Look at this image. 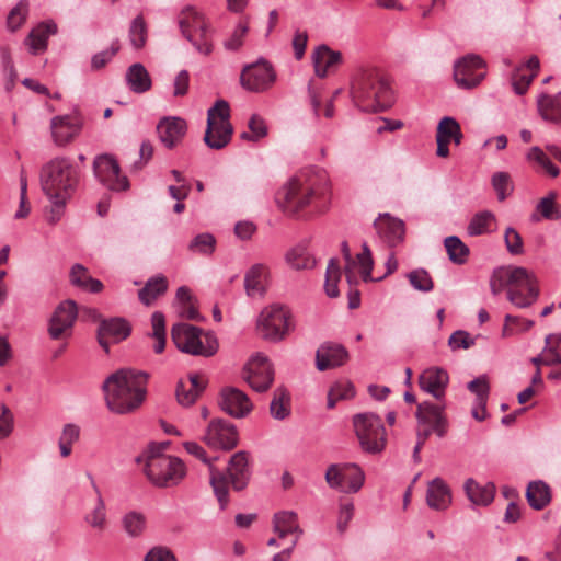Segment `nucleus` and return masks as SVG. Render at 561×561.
<instances>
[{
    "instance_id": "1",
    "label": "nucleus",
    "mask_w": 561,
    "mask_h": 561,
    "mask_svg": "<svg viewBox=\"0 0 561 561\" xmlns=\"http://www.w3.org/2000/svg\"><path fill=\"white\" fill-rule=\"evenodd\" d=\"M331 197V182L325 170L311 167L300 170L275 193L278 209L288 217L300 218L307 211H323Z\"/></svg>"
},
{
    "instance_id": "2",
    "label": "nucleus",
    "mask_w": 561,
    "mask_h": 561,
    "mask_svg": "<svg viewBox=\"0 0 561 561\" xmlns=\"http://www.w3.org/2000/svg\"><path fill=\"white\" fill-rule=\"evenodd\" d=\"M148 375L133 369H119L108 376L103 390L110 411L127 414L138 409L146 398Z\"/></svg>"
},
{
    "instance_id": "3",
    "label": "nucleus",
    "mask_w": 561,
    "mask_h": 561,
    "mask_svg": "<svg viewBox=\"0 0 561 561\" xmlns=\"http://www.w3.org/2000/svg\"><path fill=\"white\" fill-rule=\"evenodd\" d=\"M167 447L168 444H150L136 459L147 479L158 488L178 485L186 476L184 462L167 455Z\"/></svg>"
},
{
    "instance_id": "4",
    "label": "nucleus",
    "mask_w": 561,
    "mask_h": 561,
    "mask_svg": "<svg viewBox=\"0 0 561 561\" xmlns=\"http://www.w3.org/2000/svg\"><path fill=\"white\" fill-rule=\"evenodd\" d=\"M183 447L190 455L209 465L213 491L218 500L220 510H226L229 503L228 483H230L236 491H241L245 486V453L238 451L231 457L227 468V476H225L221 471L213 467L205 449L199 444L185 442Z\"/></svg>"
},
{
    "instance_id": "5",
    "label": "nucleus",
    "mask_w": 561,
    "mask_h": 561,
    "mask_svg": "<svg viewBox=\"0 0 561 561\" xmlns=\"http://www.w3.org/2000/svg\"><path fill=\"white\" fill-rule=\"evenodd\" d=\"M490 287L494 295L507 288L508 300L518 308L531 306L538 297L536 280L524 267L508 266L495 270L490 279Z\"/></svg>"
},
{
    "instance_id": "6",
    "label": "nucleus",
    "mask_w": 561,
    "mask_h": 561,
    "mask_svg": "<svg viewBox=\"0 0 561 561\" xmlns=\"http://www.w3.org/2000/svg\"><path fill=\"white\" fill-rule=\"evenodd\" d=\"M352 100L365 112H381L393 103L392 89L388 81L373 70L359 72L351 85Z\"/></svg>"
},
{
    "instance_id": "7",
    "label": "nucleus",
    "mask_w": 561,
    "mask_h": 561,
    "mask_svg": "<svg viewBox=\"0 0 561 561\" xmlns=\"http://www.w3.org/2000/svg\"><path fill=\"white\" fill-rule=\"evenodd\" d=\"M80 181V170L69 158H55L45 163L39 184L47 198H71Z\"/></svg>"
},
{
    "instance_id": "8",
    "label": "nucleus",
    "mask_w": 561,
    "mask_h": 561,
    "mask_svg": "<svg viewBox=\"0 0 561 561\" xmlns=\"http://www.w3.org/2000/svg\"><path fill=\"white\" fill-rule=\"evenodd\" d=\"M296 330V319L291 309L280 302L264 306L255 317L256 335L268 343H280Z\"/></svg>"
},
{
    "instance_id": "9",
    "label": "nucleus",
    "mask_w": 561,
    "mask_h": 561,
    "mask_svg": "<svg viewBox=\"0 0 561 561\" xmlns=\"http://www.w3.org/2000/svg\"><path fill=\"white\" fill-rule=\"evenodd\" d=\"M171 337L181 352L190 355L208 357L218 350L217 339L213 334L204 333L192 324H174L171 329Z\"/></svg>"
},
{
    "instance_id": "10",
    "label": "nucleus",
    "mask_w": 561,
    "mask_h": 561,
    "mask_svg": "<svg viewBox=\"0 0 561 561\" xmlns=\"http://www.w3.org/2000/svg\"><path fill=\"white\" fill-rule=\"evenodd\" d=\"M179 25L183 36L205 56L213 51L211 28L204 14L193 7H187L180 13Z\"/></svg>"
},
{
    "instance_id": "11",
    "label": "nucleus",
    "mask_w": 561,
    "mask_h": 561,
    "mask_svg": "<svg viewBox=\"0 0 561 561\" xmlns=\"http://www.w3.org/2000/svg\"><path fill=\"white\" fill-rule=\"evenodd\" d=\"M232 133L229 104L225 100H218L207 112L204 141L209 148L219 150L229 144Z\"/></svg>"
},
{
    "instance_id": "12",
    "label": "nucleus",
    "mask_w": 561,
    "mask_h": 561,
    "mask_svg": "<svg viewBox=\"0 0 561 561\" xmlns=\"http://www.w3.org/2000/svg\"><path fill=\"white\" fill-rule=\"evenodd\" d=\"M353 425L362 448L366 453L381 451L386 446V430L380 416L360 413L353 417Z\"/></svg>"
},
{
    "instance_id": "13",
    "label": "nucleus",
    "mask_w": 561,
    "mask_h": 561,
    "mask_svg": "<svg viewBox=\"0 0 561 561\" xmlns=\"http://www.w3.org/2000/svg\"><path fill=\"white\" fill-rule=\"evenodd\" d=\"M330 488L344 493H356L364 485L365 473L356 463H334L325 472Z\"/></svg>"
},
{
    "instance_id": "14",
    "label": "nucleus",
    "mask_w": 561,
    "mask_h": 561,
    "mask_svg": "<svg viewBox=\"0 0 561 561\" xmlns=\"http://www.w3.org/2000/svg\"><path fill=\"white\" fill-rule=\"evenodd\" d=\"M93 173L100 183L112 191L119 192L129 187L127 178L121 175L118 162L108 153L100 154L94 159Z\"/></svg>"
},
{
    "instance_id": "15",
    "label": "nucleus",
    "mask_w": 561,
    "mask_h": 561,
    "mask_svg": "<svg viewBox=\"0 0 561 561\" xmlns=\"http://www.w3.org/2000/svg\"><path fill=\"white\" fill-rule=\"evenodd\" d=\"M485 75V62L478 55H467L454 65V79L462 89L477 87Z\"/></svg>"
},
{
    "instance_id": "16",
    "label": "nucleus",
    "mask_w": 561,
    "mask_h": 561,
    "mask_svg": "<svg viewBox=\"0 0 561 561\" xmlns=\"http://www.w3.org/2000/svg\"><path fill=\"white\" fill-rule=\"evenodd\" d=\"M78 317V308L73 300L60 302L48 322V334L53 340L68 339Z\"/></svg>"
},
{
    "instance_id": "17",
    "label": "nucleus",
    "mask_w": 561,
    "mask_h": 561,
    "mask_svg": "<svg viewBox=\"0 0 561 561\" xmlns=\"http://www.w3.org/2000/svg\"><path fill=\"white\" fill-rule=\"evenodd\" d=\"M203 442L210 448L230 450L238 443V432L231 423L213 419L205 430Z\"/></svg>"
},
{
    "instance_id": "18",
    "label": "nucleus",
    "mask_w": 561,
    "mask_h": 561,
    "mask_svg": "<svg viewBox=\"0 0 561 561\" xmlns=\"http://www.w3.org/2000/svg\"><path fill=\"white\" fill-rule=\"evenodd\" d=\"M446 409L445 400L433 403L424 401L417 405L415 416L420 425H425V430H431L438 437H443L447 432V420L444 414Z\"/></svg>"
},
{
    "instance_id": "19",
    "label": "nucleus",
    "mask_w": 561,
    "mask_h": 561,
    "mask_svg": "<svg viewBox=\"0 0 561 561\" xmlns=\"http://www.w3.org/2000/svg\"><path fill=\"white\" fill-rule=\"evenodd\" d=\"M83 127V118L78 113L58 115L51 118L50 129L54 142L66 146L72 142Z\"/></svg>"
},
{
    "instance_id": "20",
    "label": "nucleus",
    "mask_w": 561,
    "mask_h": 561,
    "mask_svg": "<svg viewBox=\"0 0 561 561\" xmlns=\"http://www.w3.org/2000/svg\"><path fill=\"white\" fill-rule=\"evenodd\" d=\"M274 379V371L268 358L257 353L248 360V385L257 392L266 391Z\"/></svg>"
},
{
    "instance_id": "21",
    "label": "nucleus",
    "mask_w": 561,
    "mask_h": 561,
    "mask_svg": "<svg viewBox=\"0 0 561 561\" xmlns=\"http://www.w3.org/2000/svg\"><path fill=\"white\" fill-rule=\"evenodd\" d=\"M448 383L449 375L440 367H428L419 376L421 390L433 396L437 401L444 400Z\"/></svg>"
},
{
    "instance_id": "22",
    "label": "nucleus",
    "mask_w": 561,
    "mask_h": 561,
    "mask_svg": "<svg viewBox=\"0 0 561 561\" xmlns=\"http://www.w3.org/2000/svg\"><path fill=\"white\" fill-rule=\"evenodd\" d=\"M276 81L273 66L265 59L248 65V91L263 92Z\"/></svg>"
},
{
    "instance_id": "23",
    "label": "nucleus",
    "mask_w": 561,
    "mask_h": 561,
    "mask_svg": "<svg viewBox=\"0 0 561 561\" xmlns=\"http://www.w3.org/2000/svg\"><path fill=\"white\" fill-rule=\"evenodd\" d=\"M462 139V131L459 123L450 116H445L440 119L436 131L437 156L446 158L449 156L448 145L454 142L456 146L460 145Z\"/></svg>"
},
{
    "instance_id": "24",
    "label": "nucleus",
    "mask_w": 561,
    "mask_h": 561,
    "mask_svg": "<svg viewBox=\"0 0 561 561\" xmlns=\"http://www.w3.org/2000/svg\"><path fill=\"white\" fill-rule=\"evenodd\" d=\"M207 380L199 374H190L187 379H180L176 383L175 397L180 405H193L205 390Z\"/></svg>"
},
{
    "instance_id": "25",
    "label": "nucleus",
    "mask_w": 561,
    "mask_h": 561,
    "mask_svg": "<svg viewBox=\"0 0 561 561\" xmlns=\"http://www.w3.org/2000/svg\"><path fill=\"white\" fill-rule=\"evenodd\" d=\"M347 359L348 352L337 343L325 342L316 353V365L320 371L342 366Z\"/></svg>"
},
{
    "instance_id": "26",
    "label": "nucleus",
    "mask_w": 561,
    "mask_h": 561,
    "mask_svg": "<svg viewBox=\"0 0 561 561\" xmlns=\"http://www.w3.org/2000/svg\"><path fill=\"white\" fill-rule=\"evenodd\" d=\"M187 130V124L185 119L181 117H164L158 126L157 133L161 142L169 149L178 146L184 138Z\"/></svg>"
},
{
    "instance_id": "27",
    "label": "nucleus",
    "mask_w": 561,
    "mask_h": 561,
    "mask_svg": "<svg viewBox=\"0 0 561 561\" xmlns=\"http://www.w3.org/2000/svg\"><path fill=\"white\" fill-rule=\"evenodd\" d=\"M379 237L389 245L396 247L403 241L404 224L389 214L380 215L374 222Z\"/></svg>"
},
{
    "instance_id": "28",
    "label": "nucleus",
    "mask_w": 561,
    "mask_h": 561,
    "mask_svg": "<svg viewBox=\"0 0 561 561\" xmlns=\"http://www.w3.org/2000/svg\"><path fill=\"white\" fill-rule=\"evenodd\" d=\"M130 333V328L128 323L121 318H114L110 320H103L100 323L98 330V340L100 345L108 351L110 341L112 339L113 342H118L126 339Z\"/></svg>"
},
{
    "instance_id": "29",
    "label": "nucleus",
    "mask_w": 561,
    "mask_h": 561,
    "mask_svg": "<svg viewBox=\"0 0 561 561\" xmlns=\"http://www.w3.org/2000/svg\"><path fill=\"white\" fill-rule=\"evenodd\" d=\"M539 66L538 57L531 56L526 64L515 68L511 77V82L516 94L523 95L528 90L531 81L537 76Z\"/></svg>"
},
{
    "instance_id": "30",
    "label": "nucleus",
    "mask_w": 561,
    "mask_h": 561,
    "mask_svg": "<svg viewBox=\"0 0 561 561\" xmlns=\"http://www.w3.org/2000/svg\"><path fill=\"white\" fill-rule=\"evenodd\" d=\"M271 270L264 263H255L248 270V296H264L271 285Z\"/></svg>"
},
{
    "instance_id": "31",
    "label": "nucleus",
    "mask_w": 561,
    "mask_h": 561,
    "mask_svg": "<svg viewBox=\"0 0 561 561\" xmlns=\"http://www.w3.org/2000/svg\"><path fill=\"white\" fill-rule=\"evenodd\" d=\"M314 72L318 77L324 78L332 69L342 61L340 51L331 50L328 46H319L312 54Z\"/></svg>"
},
{
    "instance_id": "32",
    "label": "nucleus",
    "mask_w": 561,
    "mask_h": 561,
    "mask_svg": "<svg viewBox=\"0 0 561 561\" xmlns=\"http://www.w3.org/2000/svg\"><path fill=\"white\" fill-rule=\"evenodd\" d=\"M426 503L431 508L436 511H444L450 505V490L440 478H435L428 483Z\"/></svg>"
},
{
    "instance_id": "33",
    "label": "nucleus",
    "mask_w": 561,
    "mask_h": 561,
    "mask_svg": "<svg viewBox=\"0 0 561 561\" xmlns=\"http://www.w3.org/2000/svg\"><path fill=\"white\" fill-rule=\"evenodd\" d=\"M92 485L96 494V501L94 506L84 515L83 519L90 528L98 533H103L108 526L106 505L99 486L94 482Z\"/></svg>"
},
{
    "instance_id": "34",
    "label": "nucleus",
    "mask_w": 561,
    "mask_h": 561,
    "mask_svg": "<svg viewBox=\"0 0 561 561\" xmlns=\"http://www.w3.org/2000/svg\"><path fill=\"white\" fill-rule=\"evenodd\" d=\"M540 117L551 124H561V91L557 94H541L537 99Z\"/></svg>"
},
{
    "instance_id": "35",
    "label": "nucleus",
    "mask_w": 561,
    "mask_h": 561,
    "mask_svg": "<svg viewBox=\"0 0 561 561\" xmlns=\"http://www.w3.org/2000/svg\"><path fill=\"white\" fill-rule=\"evenodd\" d=\"M274 530L278 539H284L287 535L293 538L297 537V541L302 535V529L298 525V517L294 511H283L274 515Z\"/></svg>"
},
{
    "instance_id": "36",
    "label": "nucleus",
    "mask_w": 561,
    "mask_h": 561,
    "mask_svg": "<svg viewBox=\"0 0 561 561\" xmlns=\"http://www.w3.org/2000/svg\"><path fill=\"white\" fill-rule=\"evenodd\" d=\"M222 411L233 417H243L245 414V394L236 388H225L220 393Z\"/></svg>"
},
{
    "instance_id": "37",
    "label": "nucleus",
    "mask_w": 561,
    "mask_h": 561,
    "mask_svg": "<svg viewBox=\"0 0 561 561\" xmlns=\"http://www.w3.org/2000/svg\"><path fill=\"white\" fill-rule=\"evenodd\" d=\"M465 490L469 500L476 505L486 506L494 499L495 488L492 483L479 484L473 479H468Z\"/></svg>"
},
{
    "instance_id": "38",
    "label": "nucleus",
    "mask_w": 561,
    "mask_h": 561,
    "mask_svg": "<svg viewBox=\"0 0 561 561\" xmlns=\"http://www.w3.org/2000/svg\"><path fill=\"white\" fill-rule=\"evenodd\" d=\"M71 283L90 293H100L103 289V284L93 278L87 267L81 264H75L70 271Z\"/></svg>"
},
{
    "instance_id": "39",
    "label": "nucleus",
    "mask_w": 561,
    "mask_h": 561,
    "mask_svg": "<svg viewBox=\"0 0 561 561\" xmlns=\"http://www.w3.org/2000/svg\"><path fill=\"white\" fill-rule=\"evenodd\" d=\"M167 289L168 279L164 276H156L150 278L138 291V298L144 305L150 306L156 299L164 295Z\"/></svg>"
},
{
    "instance_id": "40",
    "label": "nucleus",
    "mask_w": 561,
    "mask_h": 561,
    "mask_svg": "<svg viewBox=\"0 0 561 561\" xmlns=\"http://www.w3.org/2000/svg\"><path fill=\"white\" fill-rule=\"evenodd\" d=\"M126 80L130 89L136 93H144L151 88L150 76L141 64H134L128 68Z\"/></svg>"
},
{
    "instance_id": "41",
    "label": "nucleus",
    "mask_w": 561,
    "mask_h": 561,
    "mask_svg": "<svg viewBox=\"0 0 561 561\" xmlns=\"http://www.w3.org/2000/svg\"><path fill=\"white\" fill-rule=\"evenodd\" d=\"M285 261L290 268L296 271L310 270L316 264L314 259L304 245H296L288 250L285 254Z\"/></svg>"
},
{
    "instance_id": "42",
    "label": "nucleus",
    "mask_w": 561,
    "mask_h": 561,
    "mask_svg": "<svg viewBox=\"0 0 561 561\" xmlns=\"http://www.w3.org/2000/svg\"><path fill=\"white\" fill-rule=\"evenodd\" d=\"M526 497L533 508L541 510L550 502V489L543 481L530 482L527 486Z\"/></svg>"
},
{
    "instance_id": "43",
    "label": "nucleus",
    "mask_w": 561,
    "mask_h": 561,
    "mask_svg": "<svg viewBox=\"0 0 561 561\" xmlns=\"http://www.w3.org/2000/svg\"><path fill=\"white\" fill-rule=\"evenodd\" d=\"M150 337L154 340L153 350L157 354H161L165 348L167 332L165 318L162 312L154 311L151 316Z\"/></svg>"
},
{
    "instance_id": "44",
    "label": "nucleus",
    "mask_w": 561,
    "mask_h": 561,
    "mask_svg": "<svg viewBox=\"0 0 561 561\" xmlns=\"http://www.w3.org/2000/svg\"><path fill=\"white\" fill-rule=\"evenodd\" d=\"M56 30L55 24L42 23L30 33L27 41L34 54L46 49L47 38L55 34Z\"/></svg>"
},
{
    "instance_id": "45",
    "label": "nucleus",
    "mask_w": 561,
    "mask_h": 561,
    "mask_svg": "<svg viewBox=\"0 0 561 561\" xmlns=\"http://www.w3.org/2000/svg\"><path fill=\"white\" fill-rule=\"evenodd\" d=\"M176 299L180 302V316L188 320L199 321L202 317L195 307L194 298L187 287L182 286L176 291Z\"/></svg>"
},
{
    "instance_id": "46",
    "label": "nucleus",
    "mask_w": 561,
    "mask_h": 561,
    "mask_svg": "<svg viewBox=\"0 0 561 561\" xmlns=\"http://www.w3.org/2000/svg\"><path fill=\"white\" fill-rule=\"evenodd\" d=\"M271 414L276 420H284L290 413V397L286 389L277 388L270 404Z\"/></svg>"
},
{
    "instance_id": "47",
    "label": "nucleus",
    "mask_w": 561,
    "mask_h": 561,
    "mask_svg": "<svg viewBox=\"0 0 561 561\" xmlns=\"http://www.w3.org/2000/svg\"><path fill=\"white\" fill-rule=\"evenodd\" d=\"M495 216L489 210L476 214L470 220L467 231L470 236H480L492 231Z\"/></svg>"
},
{
    "instance_id": "48",
    "label": "nucleus",
    "mask_w": 561,
    "mask_h": 561,
    "mask_svg": "<svg viewBox=\"0 0 561 561\" xmlns=\"http://www.w3.org/2000/svg\"><path fill=\"white\" fill-rule=\"evenodd\" d=\"M80 427L76 424L69 423L62 427L61 434L58 439L60 455L67 458L71 455L72 445L79 440Z\"/></svg>"
},
{
    "instance_id": "49",
    "label": "nucleus",
    "mask_w": 561,
    "mask_h": 561,
    "mask_svg": "<svg viewBox=\"0 0 561 561\" xmlns=\"http://www.w3.org/2000/svg\"><path fill=\"white\" fill-rule=\"evenodd\" d=\"M448 257L456 264H463L469 256V248L456 236L445 239Z\"/></svg>"
},
{
    "instance_id": "50",
    "label": "nucleus",
    "mask_w": 561,
    "mask_h": 561,
    "mask_svg": "<svg viewBox=\"0 0 561 561\" xmlns=\"http://www.w3.org/2000/svg\"><path fill=\"white\" fill-rule=\"evenodd\" d=\"M216 238L208 232L199 233L188 244V250L202 255H210L216 249Z\"/></svg>"
},
{
    "instance_id": "51",
    "label": "nucleus",
    "mask_w": 561,
    "mask_h": 561,
    "mask_svg": "<svg viewBox=\"0 0 561 561\" xmlns=\"http://www.w3.org/2000/svg\"><path fill=\"white\" fill-rule=\"evenodd\" d=\"M341 276L339 263L335 259H331L327 266L324 289L330 298L339 296L337 282Z\"/></svg>"
},
{
    "instance_id": "52",
    "label": "nucleus",
    "mask_w": 561,
    "mask_h": 561,
    "mask_svg": "<svg viewBox=\"0 0 561 561\" xmlns=\"http://www.w3.org/2000/svg\"><path fill=\"white\" fill-rule=\"evenodd\" d=\"M123 527L130 537L140 536L146 528V517L139 512H129L123 517Z\"/></svg>"
},
{
    "instance_id": "53",
    "label": "nucleus",
    "mask_w": 561,
    "mask_h": 561,
    "mask_svg": "<svg viewBox=\"0 0 561 561\" xmlns=\"http://www.w3.org/2000/svg\"><path fill=\"white\" fill-rule=\"evenodd\" d=\"M534 325V321L519 317L506 314L502 329V336L507 337L517 333L526 332Z\"/></svg>"
},
{
    "instance_id": "54",
    "label": "nucleus",
    "mask_w": 561,
    "mask_h": 561,
    "mask_svg": "<svg viewBox=\"0 0 561 561\" xmlns=\"http://www.w3.org/2000/svg\"><path fill=\"white\" fill-rule=\"evenodd\" d=\"M355 396L354 386L350 381L334 383L328 393V408L335 407L337 400L350 399Z\"/></svg>"
},
{
    "instance_id": "55",
    "label": "nucleus",
    "mask_w": 561,
    "mask_h": 561,
    "mask_svg": "<svg viewBox=\"0 0 561 561\" xmlns=\"http://www.w3.org/2000/svg\"><path fill=\"white\" fill-rule=\"evenodd\" d=\"M492 186L496 192L497 199L504 201L514 190L513 182L507 172H495L491 179Z\"/></svg>"
},
{
    "instance_id": "56",
    "label": "nucleus",
    "mask_w": 561,
    "mask_h": 561,
    "mask_svg": "<svg viewBox=\"0 0 561 561\" xmlns=\"http://www.w3.org/2000/svg\"><path fill=\"white\" fill-rule=\"evenodd\" d=\"M527 159L537 162L552 178H557L560 173L559 168L537 146L529 149Z\"/></svg>"
},
{
    "instance_id": "57",
    "label": "nucleus",
    "mask_w": 561,
    "mask_h": 561,
    "mask_svg": "<svg viewBox=\"0 0 561 561\" xmlns=\"http://www.w3.org/2000/svg\"><path fill=\"white\" fill-rule=\"evenodd\" d=\"M129 41L136 48L140 49L145 46L147 41V27L145 20L141 15L135 18L129 27Z\"/></svg>"
},
{
    "instance_id": "58",
    "label": "nucleus",
    "mask_w": 561,
    "mask_h": 561,
    "mask_svg": "<svg viewBox=\"0 0 561 561\" xmlns=\"http://www.w3.org/2000/svg\"><path fill=\"white\" fill-rule=\"evenodd\" d=\"M556 193L550 192L548 196L540 199L537 205V210L542 215L543 218L550 220H557L561 218V209L557 206Z\"/></svg>"
},
{
    "instance_id": "59",
    "label": "nucleus",
    "mask_w": 561,
    "mask_h": 561,
    "mask_svg": "<svg viewBox=\"0 0 561 561\" xmlns=\"http://www.w3.org/2000/svg\"><path fill=\"white\" fill-rule=\"evenodd\" d=\"M355 268L359 267L360 275L365 282L371 280V272H373V257L371 252L367 245V243L363 244V250L360 253L356 255Z\"/></svg>"
},
{
    "instance_id": "60",
    "label": "nucleus",
    "mask_w": 561,
    "mask_h": 561,
    "mask_svg": "<svg viewBox=\"0 0 561 561\" xmlns=\"http://www.w3.org/2000/svg\"><path fill=\"white\" fill-rule=\"evenodd\" d=\"M408 278L411 286L416 290L427 293L433 289V280L430 274L423 268L410 272Z\"/></svg>"
},
{
    "instance_id": "61",
    "label": "nucleus",
    "mask_w": 561,
    "mask_h": 561,
    "mask_svg": "<svg viewBox=\"0 0 561 561\" xmlns=\"http://www.w3.org/2000/svg\"><path fill=\"white\" fill-rule=\"evenodd\" d=\"M27 16V5L24 2H19L9 13L7 19L8 28L15 32L22 26Z\"/></svg>"
},
{
    "instance_id": "62",
    "label": "nucleus",
    "mask_w": 561,
    "mask_h": 561,
    "mask_svg": "<svg viewBox=\"0 0 561 561\" xmlns=\"http://www.w3.org/2000/svg\"><path fill=\"white\" fill-rule=\"evenodd\" d=\"M51 205L46 208L45 218L49 225H56L64 215L65 207L70 198H48Z\"/></svg>"
},
{
    "instance_id": "63",
    "label": "nucleus",
    "mask_w": 561,
    "mask_h": 561,
    "mask_svg": "<svg viewBox=\"0 0 561 561\" xmlns=\"http://www.w3.org/2000/svg\"><path fill=\"white\" fill-rule=\"evenodd\" d=\"M506 249L511 254L518 255L524 252L520 234L512 227H508L504 233Z\"/></svg>"
},
{
    "instance_id": "64",
    "label": "nucleus",
    "mask_w": 561,
    "mask_h": 561,
    "mask_svg": "<svg viewBox=\"0 0 561 561\" xmlns=\"http://www.w3.org/2000/svg\"><path fill=\"white\" fill-rule=\"evenodd\" d=\"M144 561H176V558L169 548L157 546L146 553Z\"/></svg>"
}]
</instances>
